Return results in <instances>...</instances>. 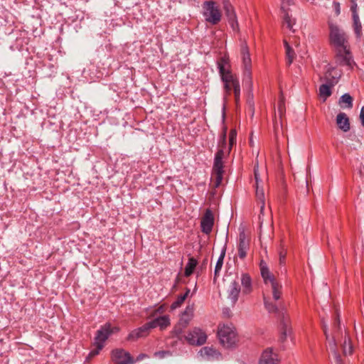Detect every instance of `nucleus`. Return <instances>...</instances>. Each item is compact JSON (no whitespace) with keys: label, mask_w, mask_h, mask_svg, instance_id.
<instances>
[{"label":"nucleus","mask_w":364,"mask_h":364,"mask_svg":"<svg viewBox=\"0 0 364 364\" xmlns=\"http://www.w3.org/2000/svg\"><path fill=\"white\" fill-rule=\"evenodd\" d=\"M223 155L224 153L222 149L219 150L215 154L212 173V183L214 188L219 187L222 183L223 176Z\"/></svg>","instance_id":"nucleus-8"},{"label":"nucleus","mask_w":364,"mask_h":364,"mask_svg":"<svg viewBox=\"0 0 364 364\" xmlns=\"http://www.w3.org/2000/svg\"><path fill=\"white\" fill-rule=\"evenodd\" d=\"M240 57L242 70V81L245 85L251 87L252 85V59L249 47L245 41L240 44Z\"/></svg>","instance_id":"nucleus-3"},{"label":"nucleus","mask_w":364,"mask_h":364,"mask_svg":"<svg viewBox=\"0 0 364 364\" xmlns=\"http://www.w3.org/2000/svg\"><path fill=\"white\" fill-rule=\"evenodd\" d=\"M189 294L190 289H187L183 294L178 296L177 299L171 304V309H176L178 308L188 296Z\"/></svg>","instance_id":"nucleus-30"},{"label":"nucleus","mask_w":364,"mask_h":364,"mask_svg":"<svg viewBox=\"0 0 364 364\" xmlns=\"http://www.w3.org/2000/svg\"><path fill=\"white\" fill-rule=\"evenodd\" d=\"M240 282L242 287V294L248 295L252 291V282L250 276L248 274L243 273L241 274Z\"/></svg>","instance_id":"nucleus-22"},{"label":"nucleus","mask_w":364,"mask_h":364,"mask_svg":"<svg viewBox=\"0 0 364 364\" xmlns=\"http://www.w3.org/2000/svg\"><path fill=\"white\" fill-rule=\"evenodd\" d=\"M174 332L176 334L177 336L179 337V335L181 334V331H178L176 328L174 330Z\"/></svg>","instance_id":"nucleus-49"},{"label":"nucleus","mask_w":364,"mask_h":364,"mask_svg":"<svg viewBox=\"0 0 364 364\" xmlns=\"http://www.w3.org/2000/svg\"><path fill=\"white\" fill-rule=\"evenodd\" d=\"M223 83L226 95H230L232 91L235 95L236 105H238L240 99V85L237 76L232 73H227L220 77Z\"/></svg>","instance_id":"nucleus-5"},{"label":"nucleus","mask_w":364,"mask_h":364,"mask_svg":"<svg viewBox=\"0 0 364 364\" xmlns=\"http://www.w3.org/2000/svg\"><path fill=\"white\" fill-rule=\"evenodd\" d=\"M241 292V287L236 281L232 282L227 290V297L232 305H235L238 301L240 293Z\"/></svg>","instance_id":"nucleus-18"},{"label":"nucleus","mask_w":364,"mask_h":364,"mask_svg":"<svg viewBox=\"0 0 364 364\" xmlns=\"http://www.w3.org/2000/svg\"><path fill=\"white\" fill-rule=\"evenodd\" d=\"M148 323L151 329L159 328L160 330L163 331L170 326V316L168 315L157 316Z\"/></svg>","instance_id":"nucleus-20"},{"label":"nucleus","mask_w":364,"mask_h":364,"mask_svg":"<svg viewBox=\"0 0 364 364\" xmlns=\"http://www.w3.org/2000/svg\"><path fill=\"white\" fill-rule=\"evenodd\" d=\"M198 264V261L193 258L191 257L189 258L188 263L186 265L184 274L186 277H189L191 275L196 268V267Z\"/></svg>","instance_id":"nucleus-28"},{"label":"nucleus","mask_w":364,"mask_h":364,"mask_svg":"<svg viewBox=\"0 0 364 364\" xmlns=\"http://www.w3.org/2000/svg\"><path fill=\"white\" fill-rule=\"evenodd\" d=\"M341 76V71L331 65H327L324 78L331 86L336 84Z\"/></svg>","instance_id":"nucleus-14"},{"label":"nucleus","mask_w":364,"mask_h":364,"mask_svg":"<svg viewBox=\"0 0 364 364\" xmlns=\"http://www.w3.org/2000/svg\"><path fill=\"white\" fill-rule=\"evenodd\" d=\"M351 3H352V5H351V7H350V10L352 11L353 16L355 15V14H358V11H357L358 5H357V3H356V1L355 0H351Z\"/></svg>","instance_id":"nucleus-41"},{"label":"nucleus","mask_w":364,"mask_h":364,"mask_svg":"<svg viewBox=\"0 0 364 364\" xmlns=\"http://www.w3.org/2000/svg\"><path fill=\"white\" fill-rule=\"evenodd\" d=\"M223 257H224V254L220 255V257H219V259L216 263V265L215 267V274H217L218 272H220L222 268V266L223 264Z\"/></svg>","instance_id":"nucleus-38"},{"label":"nucleus","mask_w":364,"mask_h":364,"mask_svg":"<svg viewBox=\"0 0 364 364\" xmlns=\"http://www.w3.org/2000/svg\"><path fill=\"white\" fill-rule=\"evenodd\" d=\"M146 355L145 354H140V355L137 357L136 360H142L144 358H146Z\"/></svg>","instance_id":"nucleus-48"},{"label":"nucleus","mask_w":364,"mask_h":364,"mask_svg":"<svg viewBox=\"0 0 364 364\" xmlns=\"http://www.w3.org/2000/svg\"><path fill=\"white\" fill-rule=\"evenodd\" d=\"M237 256L240 259H244L250 250V238L244 230L240 231L237 244Z\"/></svg>","instance_id":"nucleus-11"},{"label":"nucleus","mask_w":364,"mask_h":364,"mask_svg":"<svg viewBox=\"0 0 364 364\" xmlns=\"http://www.w3.org/2000/svg\"><path fill=\"white\" fill-rule=\"evenodd\" d=\"M336 124L338 127L344 132H347L350 129L349 118L344 112H340L336 116Z\"/></svg>","instance_id":"nucleus-23"},{"label":"nucleus","mask_w":364,"mask_h":364,"mask_svg":"<svg viewBox=\"0 0 364 364\" xmlns=\"http://www.w3.org/2000/svg\"><path fill=\"white\" fill-rule=\"evenodd\" d=\"M292 333V328L288 319L284 318L280 326V339L284 341Z\"/></svg>","instance_id":"nucleus-25"},{"label":"nucleus","mask_w":364,"mask_h":364,"mask_svg":"<svg viewBox=\"0 0 364 364\" xmlns=\"http://www.w3.org/2000/svg\"><path fill=\"white\" fill-rule=\"evenodd\" d=\"M217 65L220 77L227 73H232L230 58L227 55L221 56L218 60Z\"/></svg>","instance_id":"nucleus-21"},{"label":"nucleus","mask_w":364,"mask_h":364,"mask_svg":"<svg viewBox=\"0 0 364 364\" xmlns=\"http://www.w3.org/2000/svg\"><path fill=\"white\" fill-rule=\"evenodd\" d=\"M291 5L285 4L284 8L282 7V2H281V9L283 13V21L284 25L289 30H293V27L295 25L296 20L291 17L289 12V6Z\"/></svg>","instance_id":"nucleus-24"},{"label":"nucleus","mask_w":364,"mask_h":364,"mask_svg":"<svg viewBox=\"0 0 364 364\" xmlns=\"http://www.w3.org/2000/svg\"><path fill=\"white\" fill-rule=\"evenodd\" d=\"M353 25H354L355 32L357 36H360V33H361L362 26H361V23H360V21L359 19L358 14L353 15Z\"/></svg>","instance_id":"nucleus-33"},{"label":"nucleus","mask_w":364,"mask_h":364,"mask_svg":"<svg viewBox=\"0 0 364 364\" xmlns=\"http://www.w3.org/2000/svg\"><path fill=\"white\" fill-rule=\"evenodd\" d=\"M260 272L264 282L267 288H269L272 297L268 292L264 294V304L266 309L269 313H277L278 311L277 306L272 301H278L282 296V285L274 277L269 271L267 264L263 261L260 263Z\"/></svg>","instance_id":"nucleus-1"},{"label":"nucleus","mask_w":364,"mask_h":364,"mask_svg":"<svg viewBox=\"0 0 364 364\" xmlns=\"http://www.w3.org/2000/svg\"><path fill=\"white\" fill-rule=\"evenodd\" d=\"M337 316H338V318H337V320H338V321H337V322H338V325L339 326V323H340V321H339V315H337Z\"/></svg>","instance_id":"nucleus-50"},{"label":"nucleus","mask_w":364,"mask_h":364,"mask_svg":"<svg viewBox=\"0 0 364 364\" xmlns=\"http://www.w3.org/2000/svg\"><path fill=\"white\" fill-rule=\"evenodd\" d=\"M336 55V62L338 65L347 66L349 69H353L355 62L349 51L348 47L342 49H338Z\"/></svg>","instance_id":"nucleus-10"},{"label":"nucleus","mask_w":364,"mask_h":364,"mask_svg":"<svg viewBox=\"0 0 364 364\" xmlns=\"http://www.w3.org/2000/svg\"><path fill=\"white\" fill-rule=\"evenodd\" d=\"M150 330L151 328L149 325V323L147 322L141 327H139L132 331L127 336V340L136 341L139 338L146 337L149 334Z\"/></svg>","instance_id":"nucleus-19"},{"label":"nucleus","mask_w":364,"mask_h":364,"mask_svg":"<svg viewBox=\"0 0 364 364\" xmlns=\"http://www.w3.org/2000/svg\"><path fill=\"white\" fill-rule=\"evenodd\" d=\"M319 95L325 101L331 95V86L322 85L319 87Z\"/></svg>","instance_id":"nucleus-32"},{"label":"nucleus","mask_w":364,"mask_h":364,"mask_svg":"<svg viewBox=\"0 0 364 364\" xmlns=\"http://www.w3.org/2000/svg\"><path fill=\"white\" fill-rule=\"evenodd\" d=\"M323 331H324L326 338V339L328 341V346H329L331 350L333 351L335 353L336 359L338 360H340V355L337 353V350H336L337 344L336 343V341H335L334 338L332 337V338H330L329 335L327 333V328H326V326H323Z\"/></svg>","instance_id":"nucleus-27"},{"label":"nucleus","mask_w":364,"mask_h":364,"mask_svg":"<svg viewBox=\"0 0 364 364\" xmlns=\"http://www.w3.org/2000/svg\"><path fill=\"white\" fill-rule=\"evenodd\" d=\"M185 340L191 345L201 346L206 342L207 335L200 328H194L185 336Z\"/></svg>","instance_id":"nucleus-9"},{"label":"nucleus","mask_w":364,"mask_h":364,"mask_svg":"<svg viewBox=\"0 0 364 364\" xmlns=\"http://www.w3.org/2000/svg\"><path fill=\"white\" fill-rule=\"evenodd\" d=\"M279 361L277 353L268 348L262 352L259 364H279Z\"/></svg>","instance_id":"nucleus-16"},{"label":"nucleus","mask_w":364,"mask_h":364,"mask_svg":"<svg viewBox=\"0 0 364 364\" xmlns=\"http://www.w3.org/2000/svg\"><path fill=\"white\" fill-rule=\"evenodd\" d=\"M236 136H237V132H236L235 129L230 130V134H229L230 149H231V147L235 144Z\"/></svg>","instance_id":"nucleus-35"},{"label":"nucleus","mask_w":364,"mask_h":364,"mask_svg":"<svg viewBox=\"0 0 364 364\" xmlns=\"http://www.w3.org/2000/svg\"><path fill=\"white\" fill-rule=\"evenodd\" d=\"M202 8L203 16L206 22L212 25H216L221 21L222 11L219 6L215 1H204Z\"/></svg>","instance_id":"nucleus-6"},{"label":"nucleus","mask_w":364,"mask_h":364,"mask_svg":"<svg viewBox=\"0 0 364 364\" xmlns=\"http://www.w3.org/2000/svg\"><path fill=\"white\" fill-rule=\"evenodd\" d=\"M193 317H189L188 316H184V315L181 316V318H180V324L183 326V327H186Z\"/></svg>","instance_id":"nucleus-40"},{"label":"nucleus","mask_w":364,"mask_h":364,"mask_svg":"<svg viewBox=\"0 0 364 364\" xmlns=\"http://www.w3.org/2000/svg\"><path fill=\"white\" fill-rule=\"evenodd\" d=\"M193 312H194V305H188L186 306L184 312L182 315H184V316H188L189 317L193 316Z\"/></svg>","instance_id":"nucleus-37"},{"label":"nucleus","mask_w":364,"mask_h":364,"mask_svg":"<svg viewBox=\"0 0 364 364\" xmlns=\"http://www.w3.org/2000/svg\"><path fill=\"white\" fill-rule=\"evenodd\" d=\"M281 2H282V7L284 8L285 4L287 5H292L293 1L292 0H280Z\"/></svg>","instance_id":"nucleus-46"},{"label":"nucleus","mask_w":364,"mask_h":364,"mask_svg":"<svg viewBox=\"0 0 364 364\" xmlns=\"http://www.w3.org/2000/svg\"><path fill=\"white\" fill-rule=\"evenodd\" d=\"M330 29V41L336 50L347 48L348 41L346 34L331 22L328 23Z\"/></svg>","instance_id":"nucleus-7"},{"label":"nucleus","mask_w":364,"mask_h":364,"mask_svg":"<svg viewBox=\"0 0 364 364\" xmlns=\"http://www.w3.org/2000/svg\"><path fill=\"white\" fill-rule=\"evenodd\" d=\"M338 103L342 108H352L353 98L349 94L346 93L341 97Z\"/></svg>","instance_id":"nucleus-26"},{"label":"nucleus","mask_w":364,"mask_h":364,"mask_svg":"<svg viewBox=\"0 0 364 364\" xmlns=\"http://www.w3.org/2000/svg\"><path fill=\"white\" fill-rule=\"evenodd\" d=\"M226 133H227V128L225 127L224 129H223V134L221 135V140H222L223 144L225 143Z\"/></svg>","instance_id":"nucleus-45"},{"label":"nucleus","mask_w":364,"mask_h":364,"mask_svg":"<svg viewBox=\"0 0 364 364\" xmlns=\"http://www.w3.org/2000/svg\"><path fill=\"white\" fill-rule=\"evenodd\" d=\"M224 8L227 12L228 16L230 17V19L232 20V21H235L236 17L233 12L232 6L229 3H227L224 5Z\"/></svg>","instance_id":"nucleus-34"},{"label":"nucleus","mask_w":364,"mask_h":364,"mask_svg":"<svg viewBox=\"0 0 364 364\" xmlns=\"http://www.w3.org/2000/svg\"><path fill=\"white\" fill-rule=\"evenodd\" d=\"M119 328L117 326H112L109 323H106L102 326L96 332L94 340L95 348L90 351V355L95 356L99 354L100 351L104 348L107 338L113 333L119 332Z\"/></svg>","instance_id":"nucleus-4"},{"label":"nucleus","mask_w":364,"mask_h":364,"mask_svg":"<svg viewBox=\"0 0 364 364\" xmlns=\"http://www.w3.org/2000/svg\"><path fill=\"white\" fill-rule=\"evenodd\" d=\"M112 359L116 364H131L133 363V358L129 353L124 349L112 350Z\"/></svg>","instance_id":"nucleus-13"},{"label":"nucleus","mask_w":364,"mask_h":364,"mask_svg":"<svg viewBox=\"0 0 364 364\" xmlns=\"http://www.w3.org/2000/svg\"><path fill=\"white\" fill-rule=\"evenodd\" d=\"M360 119L361 124L364 127V107H363L360 109Z\"/></svg>","instance_id":"nucleus-44"},{"label":"nucleus","mask_w":364,"mask_h":364,"mask_svg":"<svg viewBox=\"0 0 364 364\" xmlns=\"http://www.w3.org/2000/svg\"><path fill=\"white\" fill-rule=\"evenodd\" d=\"M254 173H255V187H256V191H255L256 198H257V200L259 205H260V213L262 214L264 209V205H265V194H264V189H263L262 186H261L262 181L259 179V177L257 166H255Z\"/></svg>","instance_id":"nucleus-12"},{"label":"nucleus","mask_w":364,"mask_h":364,"mask_svg":"<svg viewBox=\"0 0 364 364\" xmlns=\"http://www.w3.org/2000/svg\"><path fill=\"white\" fill-rule=\"evenodd\" d=\"M214 224V215L211 210L207 209L200 222L201 230L205 234L211 232Z\"/></svg>","instance_id":"nucleus-15"},{"label":"nucleus","mask_w":364,"mask_h":364,"mask_svg":"<svg viewBox=\"0 0 364 364\" xmlns=\"http://www.w3.org/2000/svg\"><path fill=\"white\" fill-rule=\"evenodd\" d=\"M200 355L207 360H219L222 359V354L215 348L205 346L199 351Z\"/></svg>","instance_id":"nucleus-17"},{"label":"nucleus","mask_w":364,"mask_h":364,"mask_svg":"<svg viewBox=\"0 0 364 364\" xmlns=\"http://www.w3.org/2000/svg\"><path fill=\"white\" fill-rule=\"evenodd\" d=\"M343 350L345 355H351L353 353V346L348 336L346 335L343 344Z\"/></svg>","instance_id":"nucleus-29"},{"label":"nucleus","mask_w":364,"mask_h":364,"mask_svg":"<svg viewBox=\"0 0 364 364\" xmlns=\"http://www.w3.org/2000/svg\"><path fill=\"white\" fill-rule=\"evenodd\" d=\"M218 337L220 344L225 348H235L239 341L236 328L231 323L219 324Z\"/></svg>","instance_id":"nucleus-2"},{"label":"nucleus","mask_w":364,"mask_h":364,"mask_svg":"<svg viewBox=\"0 0 364 364\" xmlns=\"http://www.w3.org/2000/svg\"><path fill=\"white\" fill-rule=\"evenodd\" d=\"M284 102H283V100H281L279 103V105H278V109H279V114L282 115L283 114V112H284Z\"/></svg>","instance_id":"nucleus-43"},{"label":"nucleus","mask_w":364,"mask_h":364,"mask_svg":"<svg viewBox=\"0 0 364 364\" xmlns=\"http://www.w3.org/2000/svg\"><path fill=\"white\" fill-rule=\"evenodd\" d=\"M284 47H285V50H286L287 63L289 65H290L292 63V62L294 59L295 53H294V51L293 50V49L290 47V46L286 41H284Z\"/></svg>","instance_id":"nucleus-31"},{"label":"nucleus","mask_w":364,"mask_h":364,"mask_svg":"<svg viewBox=\"0 0 364 364\" xmlns=\"http://www.w3.org/2000/svg\"><path fill=\"white\" fill-rule=\"evenodd\" d=\"M287 254V252L286 250L283 248L280 250L279 252V261L281 265H284L285 264Z\"/></svg>","instance_id":"nucleus-36"},{"label":"nucleus","mask_w":364,"mask_h":364,"mask_svg":"<svg viewBox=\"0 0 364 364\" xmlns=\"http://www.w3.org/2000/svg\"><path fill=\"white\" fill-rule=\"evenodd\" d=\"M333 5L335 7L336 14L338 15L340 14V4L338 2H334Z\"/></svg>","instance_id":"nucleus-47"},{"label":"nucleus","mask_w":364,"mask_h":364,"mask_svg":"<svg viewBox=\"0 0 364 364\" xmlns=\"http://www.w3.org/2000/svg\"><path fill=\"white\" fill-rule=\"evenodd\" d=\"M169 352L168 351H159V352H156L154 353V355L156 357H158L159 358H164L166 355H169Z\"/></svg>","instance_id":"nucleus-42"},{"label":"nucleus","mask_w":364,"mask_h":364,"mask_svg":"<svg viewBox=\"0 0 364 364\" xmlns=\"http://www.w3.org/2000/svg\"><path fill=\"white\" fill-rule=\"evenodd\" d=\"M165 309H166L165 305L164 304L161 305L160 306H159L156 309H155L152 312L151 316L155 317L158 314H163L165 311Z\"/></svg>","instance_id":"nucleus-39"}]
</instances>
